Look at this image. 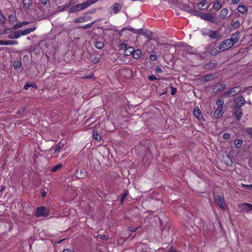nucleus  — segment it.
I'll return each instance as SVG.
<instances>
[{
    "label": "nucleus",
    "mask_w": 252,
    "mask_h": 252,
    "mask_svg": "<svg viewBox=\"0 0 252 252\" xmlns=\"http://www.w3.org/2000/svg\"><path fill=\"white\" fill-rule=\"evenodd\" d=\"M97 1V0H89L85 2L77 4L74 6L71 7L70 10L72 12L79 11L83 10L91 5Z\"/></svg>",
    "instance_id": "obj_1"
},
{
    "label": "nucleus",
    "mask_w": 252,
    "mask_h": 252,
    "mask_svg": "<svg viewBox=\"0 0 252 252\" xmlns=\"http://www.w3.org/2000/svg\"><path fill=\"white\" fill-rule=\"evenodd\" d=\"M241 92V88L239 86L231 88L228 91L223 94V97L233 96Z\"/></svg>",
    "instance_id": "obj_2"
},
{
    "label": "nucleus",
    "mask_w": 252,
    "mask_h": 252,
    "mask_svg": "<svg viewBox=\"0 0 252 252\" xmlns=\"http://www.w3.org/2000/svg\"><path fill=\"white\" fill-rule=\"evenodd\" d=\"M49 215V210L45 207H38L36 210L35 216L37 217H47Z\"/></svg>",
    "instance_id": "obj_3"
},
{
    "label": "nucleus",
    "mask_w": 252,
    "mask_h": 252,
    "mask_svg": "<svg viewBox=\"0 0 252 252\" xmlns=\"http://www.w3.org/2000/svg\"><path fill=\"white\" fill-rule=\"evenodd\" d=\"M235 108H241L246 103L245 99L242 96L236 97L234 100Z\"/></svg>",
    "instance_id": "obj_4"
},
{
    "label": "nucleus",
    "mask_w": 252,
    "mask_h": 252,
    "mask_svg": "<svg viewBox=\"0 0 252 252\" xmlns=\"http://www.w3.org/2000/svg\"><path fill=\"white\" fill-rule=\"evenodd\" d=\"M206 35L214 39H220L221 38L220 35L218 32L212 30H209Z\"/></svg>",
    "instance_id": "obj_5"
},
{
    "label": "nucleus",
    "mask_w": 252,
    "mask_h": 252,
    "mask_svg": "<svg viewBox=\"0 0 252 252\" xmlns=\"http://www.w3.org/2000/svg\"><path fill=\"white\" fill-rule=\"evenodd\" d=\"M200 17L204 20L211 22H214V16L211 13H202L200 14Z\"/></svg>",
    "instance_id": "obj_6"
},
{
    "label": "nucleus",
    "mask_w": 252,
    "mask_h": 252,
    "mask_svg": "<svg viewBox=\"0 0 252 252\" xmlns=\"http://www.w3.org/2000/svg\"><path fill=\"white\" fill-rule=\"evenodd\" d=\"M215 202L217 203L218 206L221 208H224L225 206V202L224 199L220 195L215 196L214 197Z\"/></svg>",
    "instance_id": "obj_7"
},
{
    "label": "nucleus",
    "mask_w": 252,
    "mask_h": 252,
    "mask_svg": "<svg viewBox=\"0 0 252 252\" xmlns=\"http://www.w3.org/2000/svg\"><path fill=\"white\" fill-rule=\"evenodd\" d=\"M193 115L195 117V118H196L198 119V120L201 121L203 120L201 112L199 109V107L197 106H196L194 108Z\"/></svg>",
    "instance_id": "obj_8"
},
{
    "label": "nucleus",
    "mask_w": 252,
    "mask_h": 252,
    "mask_svg": "<svg viewBox=\"0 0 252 252\" xmlns=\"http://www.w3.org/2000/svg\"><path fill=\"white\" fill-rule=\"evenodd\" d=\"M240 37V32H236L234 33H233L231 35V38L229 39L234 44L239 41Z\"/></svg>",
    "instance_id": "obj_9"
},
{
    "label": "nucleus",
    "mask_w": 252,
    "mask_h": 252,
    "mask_svg": "<svg viewBox=\"0 0 252 252\" xmlns=\"http://www.w3.org/2000/svg\"><path fill=\"white\" fill-rule=\"evenodd\" d=\"M35 29V27H32L31 28H27L24 30H18L20 36L28 35L31 32L34 31Z\"/></svg>",
    "instance_id": "obj_10"
},
{
    "label": "nucleus",
    "mask_w": 252,
    "mask_h": 252,
    "mask_svg": "<svg viewBox=\"0 0 252 252\" xmlns=\"http://www.w3.org/2000/svg\"><path fill=\"white\" fill-rule=\"evenodd\" d=\"M241 207L243 210L247 212L252 211V204L247 203H243L241 204Z\"/></svg>",
    "instance_id": "obj_11"
},
{
    "label": "nucleus",
    "mask_w": 252,
    "mask_h": 252,
    "mask_svg": "<svg viewBox=\"0 0 252 252\" xmlns=\"http://www.w3.org/2000/svg\"><path fill=\"white\" fill-rule=\"evenodd\" d=\"M123 5L121 3H119L117 2L115 3L113 5V11L114 13H119L122 9Z\"/></svg>",
    "instance_id": "obj_12"
},
{
    "label": "nucleus",
    "mask_w": 252,
    "mask_h": 252,
    "mask_svg": "<svg viewBox=\"0 0 252 252\" xmlns=\"http://www.w3.org/2000/svg\"><path fill=\"white\" fill-rule=\"evenodd\" d=\"M243 115L242 109L241 108H235L234 115L238 121H239Z\"/></svg>",
    "instance_id": "obj_13"
},
{
    "label": "nucleus",
    "mask_w": 252,
    "mask_h": 252,
    "mask_svg": "<svg viewBox=\"0 0 252 252\" xmlns=\"http://www.w3.org/2000/svg\"><path fill=\"white\" fill-rule=\"evenodd\" d=\"M223 113L224 111H223L222 109L220 107L215 111L214 113V117L215 118H220L221 116H222Z\"/></svg>",
    "instance_id": "obj_14"
},
{
    "label": "nucleus",
    "mask_w": 252,
    "mask_h": 252,
    "mask_svg": "<svg viewBox=\"0 0 252 252\" xmlns=\"http://www.w3.org/2000/svg\"><path fill=\"white\" fill-rule=\"evenodd\" d=\"M215 78H216V76L214 74H207V75L204 76L202 78V80L204 82H208V81L214 80V79H215Z\"/></svg>",
    "instance_id": "obj_15"
},
{
    "label": "nucleus",
    "mask_w": 252,
    "mask_h": 252,
    "mask_svg": "<svg viewBox=\"0 0 252 252\" xmlns=\"http://www.w3.org/2000/svg\"><path fill=\"white\" fill-rule=\"evenodd\" d=\"M228 9L227 8H223L219 14V17L221 19H224L228 14Z\"/></svg>",
    "instance_id": "obj_16"
},
{
    "label": "nucleus",
    "mask_w": 252,
    "mask_h": 252,
    "mask_svg": "<svg viewBox=\"0 0 252 252\" xmlns=\"http://www.w3.org/2000/svg\"><path fill=\"white\" fill-rule=\"evenodd\" d=\"M222 7V4L219 0H216L214 2L213 7L215 9L219 10Z\"/></svg>",
    "instance_id": "obj_17"
},
{
    "label": "nucleus",
    "mask_w": 252,
    "mask_h": 252,
    "mask_svg": "<svg viewBox=\"0 0 252 252\" xmlns=\"http://www.w3.org/2000/svg\"><path fill=\"white\" fill-rule=\"evenodd\" d=\"M104 45V42L102 41H96L94 43V46L95 47L98 49H101L103 48Z\"/></svg>",
    "instance_id": "obj_18"
},
{
    "label": "nucleus",
    "mask_w": 252,
    "mask_h": 252,
    "mask_svg": "<svg viewBox=\"0 0 252 252\" xmlns=\"http://www.w3.org/2000/svg\"><path fill=\"white\" fill-rule=\"evenodd\" d=\"M224 44H225V46L226 49H228L230 48L234 45L233 42L230 40L229 38L223 41Z\"/></svg>",
    "instance_id": "obj_19"
},
{
    "label": "nucleus",
    "mask_w": 252,
    "mask_h": 252,
    "mask_svg": "<svg viewBox=\"0 0 252 252\" xmlns=\"http://www.w3.org/2000/svg\"><path fill=\"white\" fill-rule=\"evenodd\" d=\"M238 11L241 14H245L248 11V8L243 5H239L237 8Z\"/></svg>",
    "instance_id": "obj_20"
},
{
    "label": "nucleus",
    "mask_w": 252,
    "mask_h": 252,
    "mask_svg": "<svg viewBox=\"0 0 252 252\" xmlns=\"http://www.w3.org/2000/svg\"><path fill=\"white\" fill-rule=\"evenodd\" d=\"M197 8L200 10H205L208 8L206 2H201L197 4Z\"/></svg>",
    "instance_id": "obj_21"
},
{
    "label": "nucleus",
    "mask_w": 252,
    "mask_h": 252,
    "mask_svg": "<svg viewBox=\"0 0 252 252\" xmlns=\"http://www.w3.org/2000/svg\"><path fill=\"white\" fill-rule=\"evenodd\" d=\"M32 0H23V4L26 8H29L32 6Z\"/></svg>",
    "instance_id": "obj_22"
},
{
    "label": "nucleus",
    "mask_w": 252,
    "mask_h": 252,
    "mask_svg": "<svg viewBox=\"0 0 252 252\" xmlns=\"http://www.w3.org/2000/svg\"><path fill=\"white\" fill-rule=\"evenodd\" d=\"M19 31L13 32L9 35L8 37L10 39L18 38L20 37Z\"/></svg>",
    "instance_id": "obj_23"
},
{
    "label": "nucleus",
    "mask_w": 252,
    "mask_h": 252,
    "mask_svg": "<svg viewBox=\"0 0 252 252\" xmlns=\"http://www.w3.org/2000/svg\"><path fill=\"white\" fill-rule=\"evenodd\" d=\"M133 52L134 49L131 47H129L126 49L125 51H124V54L126 56H129L133 54Z\"/></svg>",
    "instance_id": "obj_24"
},
{
    "label": "nucleus",
    "mask_w": 252,
    "mask_h": 252,
    "mask_svg": "<svg viewBox=\"0 0 252 252\" xmlns=\"http://www.w3.org/2000/svg\"><path fill=\"white\" fill-rule=\"evenodd\" d=\"M93 138L95 139L97 141H100L101 140V136L98 133V132L95 130H94L93 131Z\"/></svg>",
    "instance_id": "obj_25"
},
{
    "label": "nucleus",
    "mask_w": 252,
    "mask_h": 252,
    "mask_svg": "<svg viewBox=\"0 0 252 252\" xmlns=\"http://www.w3.org/2000/svg\"><path fill=\"white\" fill-rule=\"evenodd\" d=\"M141 55V52L139 50H134V52H133V57L135 59H138L140 58Z\"/></svg>",
    "instance_id": "obj_26"
},
{
    "label": "nucleus",
    "mask_w": 252,
    "mask_h": 252,
    "mask_svg": "<svg viewBox=\"0 0 252 252\" xmlns=\"http://www.w3.org/2000/svg\"><path fill=\"white\" fill-rule=\"evenodd\" d=\"M220 52V51H219V48H218V47L214 48L211 49L210 51V53L212 55H217V54H218V53H219Z\"/></svg>",
    "instance_id": "obj_27"
},
{
    "label": "nucleus",
    "mask_w": 252,
    "mask_h": 252,
    "mask_svg": "<svg viewBox=\"0 0 252 252\" xmlns=\"http://www.w3.org/2000/svg\"><path fill=\"white\" fill-rule=\"evenodd\" d=\"M217 47L219 48V51H220V52L227 50L223 41L221 42Z\"/></svg>",
    "instance_id": "obj_28"
},
{
    "label": "nucleus",
    "mask_w": 252,
    "mask_h": 252,
    "mask_svg": "<svg viewBox=\"0 0 252 252\" xmlns=\"http://www.w3.org/2000/svg\"><path fill=\"white\" fill-rule=\"evenodd\" d=\"M186 50L187 51V52L191 54H194L195 49L194 48L191 47L190 46H187L186 47Z\"/></svg>",
    "instance_id": "obj_29"
},
{
    "label": "nucleus",
    "mask_w": 252,
    "mask_h": 252,
    "mask_svg": "<svg viewBox=\"0 0 252 252\" xmlns=\"http://www.w3.org/2000/svg\"><path fill=\"white\" fill-rule=\"evenodd\" d=\"M63 146V144L60 142L57 146L55 147L54 149L56 152L59 153L60 151V149L62 148Z\"/></svg>",
    "instance_id": "obj_30"
},
{
    "label": "nucleus",
    "mask_w": 252,
    "mask_h": 252,
    "mask_svg": "<svg viewBox=\"0 0 252 252\" xmlns=\"http://www.w3.org/2000/svg\"><path fill=\"white\" fill-rule=\"evenodd\" d=\"M62 166H63V165L62 163H59L58 164H57V165H55V166H54L53 167H52L51 170L52 172H55L57 170H58V169H60V168H61Z\"/></svg>",
    "instance_id": "obj_31"
},
{
    "label": "nucleus",
    "mask_w": 252,
    "mask_h": 252,
    "mask_svg": "<svg viewBox=\"0 0 252 252\" xmlns=\"http://www.w3.org/2000/svg\"><path fill=\"white\" fill-rule=\"evenodd\" d=\"M13 66L15 68H19L21 66V62L20 61H15L13 63Z\"/></svg>",
    "instance_id": "obj_32"
},
{
    "label": "nucleus",
    "mask_w": 252,
    "mask_h": 252,
    "mask_svg": "<svg viewBox=\"0 0 252 252\" xmlns=\"http://www.w3.org/2000/svg\"><path fill=\"white\" fill-rule=\"evenodd\" d=\"M190 11V14H191L193 15L196 16L198 17H200V14H201V13H200V12L199 11H198L197 10H196V9H192Z\"/></svg>",
    "instance_id": "obj_33"
},
{
    "label": "nucleus",
    "mask_w": 252,
    "mask_h": 252,
    "mask_svg": "<svg viewBox=\"0 0 252 252\" xmlns=\"http://www.w3.org/2000/svg\"><path fill=\"white\" fill-rule=\"evenodd\" d=\"M218 88L217 89V92H221L225 90V89L226 88V85L224 84H221L219 85L218 86Z\"/></svg>",
    "instance_id": "obj_34"
},
{
    "label": "nucleus",
    "mask_w": 252,
    "mask_h": 252,
    "mask_svg": "<svg viewBox=\"0 0 252 252\" xmlns=\"http://www.w3.org/2000/svg\"><path fill=\"white\" fill-rule=\"evenodd\" d=\"M85 21V17H80L78 18L75 19L73 20L74 23H82L84 22Z\"/></svg>",
    "instance_id": "obj_35"
},
{
    "label": "nucleus",
    "mask_w": 252,
    "mask_h": 252,
    "mask_svg": "<svg viewBox=\"0 0 252 252\" xmlns=\"http://www.w3.org/2000/svg\"><path fill=\"white\" fill-rule=\"evenodd\" d=\"M242 140L241 139L236 140L234 142V145L237 148L240 147L242 146Z\"/></svg>",
    "instance_id": "obj_36"
},
{
    "label": "nucleus",
    "mask_w": 252,
    "mask_h": 252,
    "mask_svg": "<svg viewBox=\"0 0 252 252\" xmlns=\"http://www.w3.org/2000/svg\"><path fill=\"white\" fill-rule=\"evenodd\" d=\"M128 192L127 190H126L124 193L122 194V198L121 199V203L122 204L123 202L125 200L126 196H127Z\"/></svg>",
    "instance_id": "obj_37"
},
{
    "label": "nucleus",
    "mask_w": 252,
    "mask_h": 252,
    "mask_svg": "<svg viewBox=\"0 0 252 252\" xmlns=\"http://www.w3.org/2000/svg\"><path fill=\"white\" fill-rule=\"evenodd\" d=\"M183 9L184 11L188 12V13H190V11L192 9H190L189 5L188 4H185L183 6Z\"/></svg>",
    "instance_id": "obj_38"
},
{
    "label": "nucleus",
    "mask_w": 252,
    "mask_h": 252,
    "mask_svg": "<svg viewBox=\"0 0 252 252\" xmlns=\"http://www.w3.org/2000/svg\"><path fill=\"white\" fill-rule=\"evenodd\" d=\"M8 18L9 21L11 22H14L17 19L16 16L12 14L9 15Z\"/></svg>",
    "instance_id": "obj_39"
},
{
    "label": "nucleus",
    "mask_w": 252,
    "mask_h": 252,
    "mask_svg": "<svg viewBox=\"0 0 252 252\" xmlns=\"http://www.w3.org/2000/svg\"><path fill=\"white\" fill-rule=\"evenodd\" d=\"M240 25V22L239 20L236 21L232 25V26L233 29H236Z\"/></svg>",
    "instance_id": "obj_40"
},
{
    "label": "nucleus",
    "mask_w": 252,
    "mask_h": 252,
    "mask_svg": "<svg viewBox=\"0 0 252 252\" xmlns=\"http://www.w3.org/2000/svg\"><path fill=\"white\" fill-rule=\"evenodd\" d=\"M4 43L5 44V45H14V44H17V42L16 41H12V40H6L5 43Z\"/></svg>",
    "instance_id": "obj_41"
},
{
    "label": "nucleus",
    "mask_w": 252,
    "mask_h": 252,
    "mask_svg": "<svg viewBox=\"0 0 252 252\" xmlns=\"http://www.w3.org/2000/svg\"><path fill=\"white\" fill-rule=\"evenodd\" d=\"M94 22H92L91 23H89L88 24H86L82 27V28L84 29H88L91 28L93 25L94 24Z\"/></svg>",
    "instance_id": "obj_42"
},
{
    "label": "nucleus",
    "mask_w": 252,
    "mask_h": 252,
    "mask_svg": "<svg viewBox=\"0 0 252 252\" xmlns=\"http://www.w3.org/2000/svg\"><path fill=\"white\" fill-rule=\"evenodd\" d=\"M22 26H23L22 22H20V23H17V24L14 25L13 26V29L16 30L18 28H21Z\"/></svg>",
    "instance_id": "obj_43"
},
{
    "label": "nucleus",
    "mask_w": 252,
    "mask_h": 252,
    "mask_svg": "<svg viewBox=\"0 0 252 252\" xmlns=\"http://www.w3.org/2000/svg\"><path fill=\"white\" fill-rule=\"evenodd\" d=\"M97 238L98 239L107 240L108 237L106 235H98L97 236Z\"/></svg>",
    "instance_id": "obj_44"
},
{
    "label": "nucleus",
    "mask_w": 252,
    "mask_h": 252,
    "mask_svg": "<svg viewBox=\"0 0 252 252\" xmlns=\"http://www.w3.org/2000/svg\"><path fill=\"white\" fill-rule=\"evenodd\" d=\"M150 59L152 61H155L157 60L158 57L156 55L153 54L150 56Z\"/></svg>",
    "instance_id": "obj_45"
},
{
    "label": "nucleus",
    "mask_w": 252,
    "mask_h": 252,
    "mask_svg": "<svg viewBox=\"0 0 252 252\" xmlns=\"http://www.w3.org/2000/svg\"><path fill=\"white\" fill-rule=\"evenodd\" d=\"M223 103H224V101L223 100H219L217 102V104L218 106H219V107H220V106H222Z\"/></svg>",
    "instance_id": "obj_46"
},
{
    "label": "nucleus",
    "mask_w": 252,
    "mask_h": 252,
    "mask_svg": "<svg viewBox=\"0 0 252 252\" xmlns=\"http://www.w3.org/2000/svg\"><path fill=\"white\" fill-rule=\"evenodd\" d=\"M156 71L158 73H161L162 72L161 68L159 66H156Z\"/></svg>",
    "instance_id": "obj_47"
},
{
    "label": "nucleus",
    "mask_w": 252,
    "mask_h": 252,
    "mask_svg": "<svg viewBox=\"0 0 252 252\" xmlns=\"http://www.w3.org/2000/svg\"><path fill=\"white\" fill-rule=\"evenodd\" d=\"M223 137L224 139H229L230 137V134L229 133L225 132L223 134Z\"/></svg>",
    "instance_id": "obj_48"
},
{
    "label": "nucleus",
    "mask_w": 252,
    "mask_h": 252,
    "mask_svg": "<svg viewBox=\"0 0 252 252\" xmlns=\"http://www.w3.org/2000/svg\"><path fill=\"white\" fill-rule=\"evenodd\" d=\"M41 4L43 5H45L46 4L49 3V0H40Z\"/></svg>",
    "instance_id": "obj_49"
},
{
    "label": "nucleus",
    "mask_w": 252,
    "mask_h": 252,
    "mask_svg": "<svg viewBox=\"0 0 252 252\" xmlns=\"http://www.w3.org/2000/svg\"><path fill=\"white\" fill-rule=\"evenodd\" d=\"M171 89H172L171 93V95L175 94L176 93L177 89L175 88H174L173 87H171Z\"/></svg>",
    "instance_id": "obj_50"
},
{
    "label": "nucleus",
    "mask_w": 252,
    "mask_h": 252,
    "mask_svg": "<svg viewBox=\"0 0 252 252\" xmlns=\"http://www.w3.org/2000/svg\"><path fill=\"white\" fill-rule=\"evenodd\" d=\"M4 21V18L3 16L1 14H0V23L3 24Z\"/></svg>",
    "instance_id": "obj_51"
},
{
    "label": "nucleus",
    "mask_w": 252,
    "mask_h": 252,
    "mask_svg": "<svg viewBox=\"0 0 252 252\" xmlns=\"http://www.w3.org/2000/svg\"><path fill=\"white\" fill-rule=\"evenodd\" d=\"M138 228V227H129V231H130L131 232H134L137 230Z\"/></svg>",
    "instance_id": "obj_52"
},
{
    "label": "nucleus",
    "mask_w": 252,
    "mask_h": 252,
    "mask_svg": "<svg viewBox=\"0 0 252 252\" xmlns=\"http://www.w3.org/2000/svg\"><path fill=\"white\" fill-rule=\"evenodd\" d=\"M148 78L149 80H150L151 81H154V80L157 79V78L153 75L150 76Z\"/></svg>",
    "instance_id": "obj_53"
},
{
    "label": "nucleus",
    "mask_w": 252,
    "mask_h": 252,
    "mask_svg": "<svg viewBox=\"0 0 252 252\" xmlns=\"http://www.w3.org/2000/svg\"><path fill=\"white\" fill-rule=\"evenodd\" d=\"M47 192L45 190H43L42 191L41 196L42 197H45L47 195Z\"/></svg>",
    "instance_id": "obj_54"
},
{
    "label": "nucleus",
    "mask_w": 252,
    "mask_h": 252,
    "mask_svg": "<svg viewBox=\"0 0 252 252\" xmlns=\"http://www.w3.org/2000/svg\"><path fill=\"white\" fill-rule=\"evenodd\" d=\"M127 44H126V43H123L121 44V48H123V49H125V48H126H126H127Z\"/></svg>",
    "instance_id": "obj_55"
},
{
    "label": "nucleus",
    "mask_w": 252,
    "mask_h": 252,
    "mask_svg": "<svg viewBox=\"0 0 252 252\" xmlns=\"http://www.w3.org/2000/svg\"><path fill=\"white\" fill-rule=\"evenodd\" d=\"M251 185H243V186L244 187V188L250 189H251Z\"/></svg>",
    "instance_id": "obj_56"
},
{
    "label": "nucleus",
    "mask_w": 252,
    "mask_h": 252,
    "mask_svg": "<svg viewBox=\"0 0 252 252\" xmlns=\"http://www.w3.org/2000/svg\"><path fill=\"white\" fill-rule=\"evenodd\" d=\"M23 60L25 61L28 62L29 61V57L28 55H25L23 57Z\"/></svg>",
    "instance_id": "obj_57"
},
{
    "label": "nucleus",
    "mask_w": 252,
    "mask_h": 252,
    "mask_svg": "<svg viewBox=\"0 0 252 252\" xmlns=\"http://www.w3.org/2000/svg\"><path fill=\"white\" fill-rule=\"evenodd\" d=\"M30 86H31V85H29V84H26V85L24 86V89H25L26 90H28V89L29 88V87H30Z\"/></svg>",
    "instance_id": "obj_58"
},
{
    "label": "nucleus",
    "mask_w": 252,
    "mask_h": 252,
    "mask_svg": "<svg viewBox=\"0 0 252 252\" xmlns=\"http://www.w3.org/2000/svg\"><path fill=\"white\" fill-rule=\"evenodd\" d=\"M240 0H231V2L233 4L237 3L240 1Z\"/></svg>",
    "instance_id": "obj_59"
},
{
    "label": "nucleus",
    "mask_w": 252,
    "mask_h": 252,
    "mask_svg": "<svg viewBox=\"0 0 252 252\" xmlns=\"http://www.w3.org/2000/svg\"><path fill=\"white\" fill-rule=\"evenodd\" d=\"M63 252H71V251L69 249H64L63 250Z\"/></svg>",
    "instance_id": "obj_60"
},
{
    "label": "nucleus",
    "mask_w": 252,
    "mask_h": 252,
    "mask_svg": "<svg viewBox=\"0 0 252 252\" xmlns=\"http://www.w3.org/2000/svg\"><path fill=\"white\" fill-rule=\"evenodd\" d=\"M5 41L0 40V45H5Z\"/></svg>",
    "instance_id": "obj_61"
},
{
    "label": "nucleus",
    "mask_w": 252,
    "mask_h": 252,
    "mask_svg": "<svg viewBox=\"0 0 252 252\" xmlns=\"http://www.w3.org/2000/svg\"><path fill=\"white\" fill-rule=\"evenodd\" d=\"M25 110V108H23V107H21L19 108V112H22V111H24V110Z\"/></svg>",
    "instance_id": "obj_62"
},
{
    "label": "nucleus",
    "mask_w": 252,
    "mask_h": 252,
    "mask_svg": "<svg viewBox=\"0 0 252 252\" xmlns=\"http://www.w3.org/2000/svg\"><path fill=\"white\" fill-rule=\"evenodd\" d=\"M22 24H23V26L24 25H27L29 24V23L28 22H22Z\"/></svg>",
    "instance_id": "obj_63"
},
{
    "label": "nucleus",
    "mask_w": 252,
    "mask_h": 252,
    "mask_svg": "<svg viewBox=\"0 0 252 252\" xmlns=\"http://www.w3.org/2000/svg\"><path fill=\"white\" fill-rule=\"evenodd\" d=\"M249 133L252 135V128L250 129Z\"/></svg>",
    "instance_id": "obj_64"
}]
</instances>
